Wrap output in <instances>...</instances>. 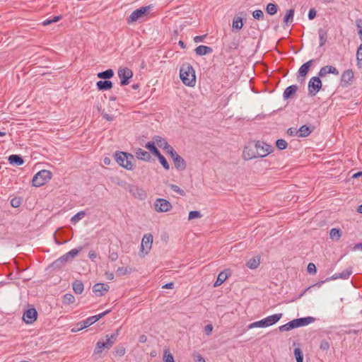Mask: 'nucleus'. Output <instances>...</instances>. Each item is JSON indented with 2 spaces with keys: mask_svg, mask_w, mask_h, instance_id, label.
<instances>
[{
  "mask_svg": "<svg viewBox=\"0 0 362 362\" xmlns=\"http://www.w3.org/2000/svg\"><path fill=\"white\" fill-rule=\"evenodd\" d=\"M272 151V147L264 142L252 141L248 142L243 150V158L251 160L256 158H264Z\"/></svg>",
  "mask_w": 362,
  "mask_h": 362,
  "instance_id": "nucleus-1",
  "label": "nucleus"
},
{
  "mask_svg": "<svg viewBox=\"0 0 362 362\" xmlns=\"http://www.w3.org/2000/svg\"><path fill=\"white\" fill-rule=\"evenodd\" d=\"M180 78L187 86L194 87L196 83L195 71L189 63L183 64L180 69Z\"/></svg>",
  "mask_w": 362,
  "mask_h": 362,
  "instance_id": "nucleus-2",
  "label": "nucleus"
},
{
  "mask_svg": "<svg viewBox=\"0 0 362 362\" xmlns=\"http://www.w3.org/2000/svg\"><path fill=\"white\" fill-rule=\"evenodd\" d=\"M115 159L121 167L128 170H133V162L135 159L132 154L123 151H117L115 153Z\"/></svg>",
  "mask_w": 362,
  "mask_h": 362,
  "instance_id": "nucleus-3",
  "label": "nucleus"
},
{
  "mask_svg": "<svg viewBox=\"0 0 362 362\" xmlns=\"http://www.w3.org/2000/svg\"><path fill=\"white\" fill-rule=\"evenodd\" d=\"M282 313H276L272 315H269L261 320L254 322L248 325V329H252L255 327H267L272 326L278 322L282 317Z\"/></svg>",
  "mask_w": 362,
  "mask_h": 362,
  "instance_id": "nucleus-4",
  "label": "nucleus"
},
{
  "mask_svg": "<svg viewBox=\"0 0 362 362\" xmlns=\"http://www.w3.org/2000/svg\"><path fill=\"white\" fill-rule=\"evenodd\" d=\"M52 178V173L47 170H42L33 177L32 186L39 187L46 184Z\"/></svg>",
  "mask_w": 362,
  "mask_h": 362,
  "instance_id": "nucleus-5",
  "label": "nucleus"
},
{
  "mask_svg": "<svg viewBox=\"0 0 362 362\" xmlns=\"http://www.w3.org/2000/svg\"><path fill=\"white\" fill-rule=\"evenodd\" d=\"M152 8L151 5L146 6L140 7L134 10L130 16L127 18V23L129 24L131 23L137 21L140 18L146 16Z\"/></svg>",
  "mask_w": 362,
  "mask_h": 362,
  "instance_id": "nucleus-6",
  "label": "nucleus"
},
{
  "mask_svg": "<svg viewBox=\"0 0 362 362\" xmlns=\"http://www.w3.org/2000/svg\"><path fill=\"white\" fill-rule=\"evenodd\" d=\"M322 86V83L319 76L310 78L308 85V95L311 97L315 96Z\"/></svg>",
  "mask_w": 362,
  "mask_h": 362,
  "instance_id": "nucleus-7",
  "label": "nucleus"
},
{
  "mask_svg": "<svg viewBox=\"0 0 362 362\" xmlns=\"http://www.w3.org/2000/svg\"><path fill=\"white\" fill-rule=\"evenodd\" d=\"M111 312V310H107L98 315L90 316L86 320L81 321V322L77 324V326L81 325L80 327L77 329V330H81L83 329H85L86 327H88L89 326L92 325L97 321H98L100 319L105 316L106 315L109 314Z\"/></svg>",
  "mask_w": 362,
  "mask_h": 362,
  "instance_id": "nucleus-8",
  "label": "nucleus"
},
{
  "mask_svg": "<svg viewBox=\"0 0 362 362\" xmlns=\"http://www.w3.org/2000/svg\"><path fill=\"white\" fill-rule=\"evenodd\" d=\"M153 243V235L151 233L145 234L142 238L140 252L144 256L150 252Z\"/></svg>",
  "mask_w": 362,
  "mask_h": 362,
  "instance_id": "nucleus-9",
  "label": "nucleus"
},
{
  "mask_svg": "<svg viewBox=\"0 0 362 362\" xmlns=\"http://www.w3.org/2000/svg\"><path fill=\"white\" fill-rule=\"evenodd\" d=\"M154 207L158 212H167L171 210L173 206L168 200L158 198L154 202Z\"/></svg>",
  "mask_w": 362,
  "mask_h": 362,
  "instance_id": "nucleus-10",
  "label": "nucleus"
},
{
  "mask_svg": "<svg viewBox=\"0 0 362 362\" xmlns=\"http://www.w3.org/2000/svg\"><path fill=\"white\" fill-rule=\"evenodd\" d=\"M118 76L121 86H127L129 83V79L133 76V72L129 68H120L118 70Z\"/></svg>",
  "mask_w": 362,
  "mask_h": 362,
  "instance_id": "nucleus-11",
  "label": "nucleus"
},
{
  "mask_svg": "<svg viewBox=\"0 0 362 362\" xmlns=\"http://www.w3.org/2000/svg\"><path fill=\"white\" fill-rule=\"evenodd\" d=\"M37 318V312L33 305H29V308L24 312L23 315V320L26 324H32L36 321Z\"/></svg>",
  "mask_w": 362,
  "mask_h": 362,
  "instance_id": "nucleus-12",
  "label": "nucleus"
},
{
  "mask_svg": "<svg viewBox=\"0 0 362 362\" xmlns=\"http://www.w3.org/2000/svg\"><path fill=\"white\" fill-rule=\"evenodd\" d=\"M315 321V318L310 316L293 320L296 328L306 326L310 323L314 322Z\"/></svg>",
  "mask_w": 362,
  "mask_h": 362,
  "instance_id": "nucleus-13",
  "label": "nucleus"
},
{
  "mask_svg": "<svg viewBox=\"0 0 362 362\" xmlns=\"http://www.w3.org/2000/svg\"><path fill=\"white\" fill-rule=\"evenodd\" d=\"M109 288V286L106 284L97 283L93 286V292L97 296H103L108 291Z\"/></svg>",
  "mask_w": 362,
  "mask_h": 362,
  "instance_id": "nucleus-14",
  "label": "nucleus"
},
{
  "mask_svg": "<svg viewBox=\"0 0 362 362\" xmlns=\"http://www.w3.org/2000/svg\"><path fill=\"white\" fill-rule=\"evenodd\" d=\"M351 274L352 267H349L340 273L334 274L332 276L327 278L326 281L336 280L337 279H348Z\"/></svg>",
  "mask_w": 362,
  "mask_h": 362,
  "instance_id": "nucleus-15",
  "label": "nucleus"
},
{
  "mask_svg": "<svg viewBox=\"0 0 362 362\" xmlns=\"http://www.w3.org/2000/svg\"><path fill=\"white\" fill-rule=\"evenodd\" d=\"M328 74H332L334 75H339V72L338 69H337L334 66L331 65H327L322 67L318 72V76L320 77H325Z\"/></svg>",
  "mask_w": 362,
  "mask_h": 362,
  "instance_id": "nucleus-16",
  "label": "nucleus"
},
{
  "mask_svg": "<svg viewBox=\"0 0 362 362\" xmlns=\"http://www.w3.org/2000/svg\"><path fill=\"white\" fill-rule=\"evenodd\" d=\"M173 163L175 165V168L177 170L182 171L186 168L187 163L185 160V159L182 156H180L179 154L176 155V156H175L173 158Z\"/></svg>",
  "mask_w": 362,
  "mask_h": 362,
  "instance_id": "nucleus-17",
  "label": "nucleus"
},
{
  "mask_svg": "<svg viewBox=\"0 0 362 362\" xmlns=\"http://www.w3.org/2000/svg\"><path fill=\"white\" fill-rule=\"evenodd\" d=\"M230 274V269H225L220 272L217 276L216 281L214 284V286L218 287L221 286L228 279Z\"/></svg>",
  "mask_w": 362,
  "mask_h": 362,
  "instance_id": "nucleus-18",
  "label": "nucleus"
},
{
  "mask_svg": "<svg viewBox=\"0 0 362 362\" xmlns=\"http://www.w3.org/2000/svg\"><path fill=\"white\" fill-rule=\"evenodd\" d=\"M135 156L138 159L144 161L148 162L151 159V156L150 153L143 150L141 148H138L137 149H136Z\"/></svg>",
  "mask_w": 362,
  "mask_h": 362,
  "instance_id": "nucleus-19",
  "label": "nucleus"
},
{
  "mask_svg": "<svg viewBox=\"0 0 362 362\" xmlns=\"http://www.w3.org/2000/svg\"><path fill=\"white\" fill-rule=\"evenodd\" d=\"M8 163L12 165H22L24 163V160L21 155L12 154L8 158Z\"/></svg>",
  "mask_w": 362,
  "mask_h": 362,
  "instance_id": "nucleus-20",
  "label": "nucleus"
},
{
  "mask_svg": "<svg viewBox=\"0 0 362 362\" xmlns=\"http://www.w3.org/2000/svg\"><path fill=\"white\" fill-rule=\"evenodd\" d=\"M298 86L297 85H291L287 87L283 93V97L284 100H288L291 98L297 92Z\"/></svg>",
  "mask_w": 362,
  "mask_h": 362,
  "instance_id": "nucleus-21",
  "label": "nucleus"
},
{
  "mask_svg": "<svg viewBox=\"0 0 362 362\" xmlns=\"http://www.w3.org/2000/svg\"><path fill=\"white\" fill-rule=\"evenodd\" d=\"M315 129L313 126L303 125L298 129L299 137H307Z\"/></svg>",
  "mask_w": 362,
  "mask_h": 362,
  "instance_id": "nucleus-22",
  "label": "nucleus"
},
{
  "mask_svg": "<svg viewBox=\"0 0 362 362\" xmlns=\"http://www.w3.org/2000/svg\"><path fill=\"white\" fill-rule=\"evenodd\" d=\"M194 52L198 56H204L212 53L213 49L209 46L199 45L194 49Z\"/></svg>",
  "mask_w": 362,
  "mask_h": 362,
  "instance_id": "nucleus-23",
  "label": "nucleus"
},
{
  "mask_svg": "<svg viewBox=\"0 0 362 362\" xmlns=\"http://www.w3.org/2000/svg\"><path fill=\"white\" fill-rule=\"evenodd\" d=\"M313 62L314 59H310L307 62L304 63L303 65H301V66L298 69L299 75L302 77H305L308 74Z\"/></svg>",
  "mask_w": 362,
  "mask_h": 362,
  "instance_id": "nucleus-24",
  "label": "nucleus"
},
{
  "mask_svg": "<svg viewBox=\"0 0 362 362\" xmlns=\"http://www.w3.org/2000/svg\"><path fill=\"white\" fill-rule=\"evenodd\" d=\"M96 86L99 90H107L112 88L113 83L109 80L98 81L96 83Z\"/></svg>",
  "mask_w": 362,
  "mask_h": 362,
  "instance_id": "nucleus-25",
  "label": "nucleus"
},
{
  "mask_svg": "<svg viewBox=\"0 0 362 362\" xmlns=\"http://www.w3.org/2000/svg\"><path fill=\"white\" fill-rule=\"evenodd\" d=\"M353 78L354 72L351 69H347L344 71L341 76V81L344 83L342 86L348 84Z\"/></svg>",
  "mask_w": 362,
  "mask_h": 362,
  "instance_id": "nucleus-26",
  "label": "nucleus"
},
{
  "mask_svg": "<svg viewBox=\"0 0 362 362\" xmlns=\"http://www.w3.org/2000/svg\"><path fill=\"white\" fill-rule=\"evenodd\" d=\"M66 264V262L61 256L59 258L57 259L55 261L51 263L48 268L52 270H59L62 269Z\"/></svg>",
  "mask_w": 362,
  "mask_h": 362,
  "instance_id": "nucleus-27",
  "label": "nucleus"
},
{
  "mask_svg": "<svg viewBox=\"0 0 362 362\" xmlns=\"http://www.w3.org/2000/svg\"><path fill=\"white\" fill-rule=\"evenodd\" d=\"M259 264H260V257L259 256H255V257L250 259L246 263V266L251 269H257L259 266Z\"/></svg>",
  "mask_w": 362,
  "mask_h": 362,
  "instance_id": "nucleus-28",
  "label": "nucleus"
},
{
  "mask_svg": "<svg viewBox=\"0 0 362 362\" xmlns=\"http://www.w3.org/2000/svg\"><path fill=\"white\" fill-rule=\"evenodd\" d=\"M294 13L295 10L293 8H290L286 11V13L285 14L283 19L284 25H288L293 21Z\"/></svg>",
  "mask_w": 362,
  "mask_h": 362,
  "instance_id": "nucleus-29",
  "label": "nucleus"
},
{
  "mask_svg": "<svg viewBox=\"0 0 362 362\" xmlns=\"http://www.w3.org/2000/svg\"><path fill=\"white\" fill-rule=\"evenodd\" d=\"M119 331H120V328L116 329L115 332L114 333H112V334H110V336L106 335V344L108 346H111V347H112V345L116 342L117 339L119 334Z\"/></svg>",
  "mask_w": 362,
  "mask_h": 362,
  "instance_id": "nucleus-30",
  "label": "nucleus"
},
{
  "mask_svg": "<svg viewBox=\"0 0 362 362\" xmlns=\"http://www.w3.org/2000/svg\"><path fill=\"white\" fill-rule=\"evenodd\" d=\"M110 348H111V346H108L106 344V340L105 341L100 340L96 343L95 348L94 349V354H100V353H102L103 350H104L105 349H109Z\"/></svg>",
  "mask_w": 362,
  "mask_h": 362,
  "instance_id": "nucleus-31",
  "label": "nucleus"
},
{
  "mask_svg": "<svg viewBox=\"0 0 362 362\" xmlns=\"http://www.w3.org/2000/svg\"><path fill=\"white\" fill-rule=\"evenodd\" d=\"M72 288L75 293L81 294L82 293L84 286L81 280H75L72 283Z\"/></svg>",
  "mask_w": 362,
  "mask_h": 362,
  "instance_id": "nucleus-32",
  "label": "nucleus"
},
{
  "mask_svg": "<svg viewBox=\"0 0 362 362\" xmlns=\"http://www.w3.org/2000/svg\"><path fill=\"white\" fill-rule=\"evenodd\" d=\"M114 76V71L112 69H108L104 71H101L98 73L97 76L99 78L108 80L112 78Z\"/></svg>",
  "mask_w": 362,
  "mask_h": 362,
  "instance_id": "nucleus-33",
  "label": "nucleus"
},
{
  "mask_svg": "<svg viewBox=\"0 0 362 362\" xmlns=\"http://www.w3.org/2000/svg\"><path fill=\"white\" fill-rule=\"evenodd\" d=\"M145 147L150 151V154L152 153L156 157L160 153L158 148L156 146V144L153 141L147 142Z\"/></svg>",
  "mask_w": 362,
  "mask_h": 362,
  "instance_id": "nucleus-34",
  "label": "nucleus"
},
{
  "mask_svg": "<svg viewBox=\"0 0 362 362\" xmlns=\"http://www.w3.org/2000/svg\"><path fill=\"white\" fill-rule=\"evenodd\" d=\"M278 10H279V6L275 3H269L266 6V8H265L267 13L270 16L275 15L277 13Z\"/></svg>",
  "mask_w": 362,
  "mask_h": 362,
  "instance_id": "nucleus-35",
  "label": "nucleus"
},
{
  "mask_svg": "<svg viewBox=\"0 0 362 362\" xmlns=\"http://www.w3.org/2000/svg\"><path fill=\"white\" fill-rule=\"evenodd\" d=\"M320 47H322L325 45L327 40V31L323 28L318 30Z\"/></svg>",
  "mask_w": 362,
  "mask_h": 362,
  "instance_id": "nucleus-36",
  "label": "nucleus"
},
{
  "mask_svg": "<svg viewBox=\"0 0 362 362\" xmlns=\"http://www.w3.org/2000/svg\"><path fill=\"white\" fill-rule=\"evenodd\" d=\"M130 192L133 194L134 197H139L141 199H144L146 197L145 192L142 189L138 187L137 186H134L131 189Z\"/></svg>",
  "mask_w": 362,
  "mask_h": 362,
  "instance_id": "nucleus-37",
  "label": "nucleus"
},
{
  "mask_svg": "<svg viewBox=\"0 0 362 362\" xmlns=\"http://www.w3.org/2000/svg\"><path fill=\"white\" fill-rule=\"evenodd\" d=\"M243 27V18L241 17L235 16L233 19V29L240 30Z\"/></svg>",
  "mask_w": 362,
  "mask_h": 362,
  "instance_id": "nucleus-38",
  "label": "nucleus"
},
{
  "mask_svg": "<svg viewBox=\"0 0 362 362\" xmlns=\"http://www.w3.org/2000/svg\"><path fill=\"white\" fill-rule=\"evenodd\" d=\"M240 45L239 39L234 37L233 40L227 45V49L230 52L236 50Z\"/></svg>",
  "mask_w": 362,
  "mask_h": 362,
  "instance_id": "nucleus-39",
  "label": "nucleus"
},
{
  "mask_svg": "<svg viewBox=\"0 0 362 362\" xmlns=\"http://www.w3.org/2000/svg\"><path fill=\"white\" fill-rule=\"evenodd\" d=\"M341 230L339 228H332L329 231V237L332 240H338L341 237Z\"/></svg>",
  "mask_w": 362,
  "mask_h": 362,
  "instance_id": "nucleus-40",
  "label": "nucleus"
},
{
  "mask_svg": "<svg viewBox=\"0 0 362 362\" xmlns=\"http://www.w3.org/2000/svg\"><path fill=\"white\" fill-rule=\"evenodd\" d=\"M153 142H155V144L156 145H158V146L161 148H166L167 143H168L167 141L164 138H163L160 136H155L153 137Z\"/></svg>",
  "mask_w": 362,
  "mask_h": 362,
  "instance_id": "nucleus-41",
  "label": "nucleus"
},
{
  "mask_svg": "<svg viewBox=\"0 0 362 362\" xmlns=\"http://www.w3.org/2000/svg\"><path fill=\"white\" fill-rule=\"evenodd\" d=\"M75 302V297L71 293H66L62 297V303L65 305H70Z\"/></svg>",
  "mask_w": 362,
  "mask_h": 362,
  "instance_id": "nucleus-42",
  "label": "nucleus"
},
{
  "mask_svg": "<svg viewBox=\"0 0 362 362\" xmlns=\"http://www.w3.org/2000/svg\"><path fill=\"white\" fill-rule=\"evenodd\" d=\"M293 329H296L294 322L293 320L287 322L285 325H283L279 327V329L280 332H288L290 330H292Z\"/></svg>",
  "mask_w": 362,
  "mask_h": 362,
  "instance_id": "nucleus-43",
  "label": "nucleus"
},
{
  "mask_svg": "<svg viewBox=\"0 0 362 362\" xmlns=\"http://www.w3.org/2000/svg\"><path fill=\"white\" fill-rule=\"evenodd\" d=\"M156 157L163 168L168 170L170 169V165L166 158L161 153H159Z\"/></svg>",
  "mask_w": 362,
  "mask_h": 362,
  "instance_id": "nucleus-44",
  "label": "nucleus"
},
{
  "mask_svg": "<svg viewBox=\"0 0 362 362\" xmlns=\"http://www.w3.org/2000/svg\"><path fill=\"white\" fill-rule=\"evenodd\" d=\"M132 269L129 267H119L117 271L116 274L117 276H121L126 274H129L132 272Z\"/></svg>",
  "mask_w": 362,
  "mask_h": 362,
  "instance_id": "nucleus-45",
  "label": "nucleus"
},
{
  "mask_svg": "<svg viewBox=\"0 0 362 362\" xmlns=\"http://www.w3.org/2000/svg\"><path fill=\"white\" fill-rule=\"evenodd\" d=\"M252 16L255 20L263 21L264 19V14L260 9L254 11L252 13Z\"/></svg>",
  "mask_w": 362,
  "mask_h": 362,
  "instance_id": "nucleus-46",
  "label": "nucleus"
},
{
  "mask_svg": "<svg viewBox=\"0 0 362 362\" xmlns=\"http://www.w3.org/2000/svg\"><path fill=\"white\" fill-rule=\"evenodd\" d=\"M294 356L296 362H303V354L300 348L294 349Z\"/></svg>",
  "mask_w": 362,
  "mask_h": 362,
  "instance_id": "nucleus-47",
  "label": "nucleus"
},
{
  "mask_svg": "<svg viewBox=\"0 0 362 362\" xmlns=\"http://www.w3.org/2000/svg\"><path fill=\"white\" fill-rule=\"evenodd\" d=\"M86 215V212L84 211H81L78 212L76 214H75L71 219V221L73 223H76L78 221H79L81 219H82Z\"/></svg>",
  "mask_w": 362,
  "mask_h": 362,
  "instance_id": "nucleus-48",
  "label": "nucleus"
},
{
  "mask_svg": "<svg viewBox=\"0 0 362 362\" xmlns=\"http://www.w3.org/2000/svg\"><path fill=\"white\" fill-rule=\"evenodd\" d=\"M276 146L279 150H284L287 148L288 144L284 139H279L276 140Z\"/></svg>",
  "mask_w": 362,
  "mask_h": 362,
  "instance_id": "nucleus-49",
  "label": "nucleus"
},
{
  "mask_svg": "<svg viewBox=\"0 0 362 362\" xmlns=\"http://www.w3.org/2000/svg\"><path fill=\"white\" fill-rule=\"evenodd\" d=\"M357 63L359 66H362V43L359 45L356 52Z\"/></svg>",
  "mask_w": 362,
  "mask_h": 362,
  "instance_id": "nucleus-50",
  "label": "nucleus"
},
{
  "mask_svg": "<svg viewBox=\"0 0 362 362\" xmlns=\"http://www.w3.org/2000/svg\"><path fill=\"white\" fill-rule=\"evenodd\" d=\"M163 149H164V150L166 151V153H168L170 156V157L172 158V159H173L175 156H176V155H177V154H178V153H177L174 150V148H173L171 146H170V145L168 144V143H167V146H166V148H163Z\"/></svg>",
  "mask_w": 362,
  "mask_h": 362,
  "instance_id": "nucleus-51",
  "label": "nucleus"
},
{
  "mask_svg": "<svg viewBox=\"0 0 362 362\" xmlns=\"http://www.w3.org/2000/svg\"><path fill=\"white\" fill-rule=\"evenodd\" d=\"M163 149H164V150L166 151V153H168L170 156V157L172 158V159H173L175 156H176V155H177V154H178V153H177L174 150V148H173L171 146H170V145L168 144V143H167V146H166V148H163Z\"/></svg>",
  "mask_w": 362,
  "mask_h": 362,
  "instance_id": "nucleus-52",
  "label": "nucleus"
},
{
  "mask_svg": "<svg viewBox=\"0 0 362 362\" xmlns=\"http://www.w3.org/2000/svg\"><path fill=\"white\" fill-rule=\"evenodd\" d=\"M83 247L80 246L77 248H74L70 250L69 252H67V254L69 255V257H70L71 259H73L83 250Z\"/></svg>",
  "mask_w": 362,
  "mask_h": 362,
  "instance_id": "nucleus-53",
  "label": "nucleus"
},
{
  "mask_svg": "<svg viewBox=\"0 0 362 362\" xmlns=\"http://www.w3.org/2000/svg\"><path fill=\"white\" fill-rule=\"evenodd\" d=\"M126 353V349L122 345L117 346L115 349V354L118 356H123Z\"/></svg>",
  "mask_w": 362,
  "mask_h": 362,
  "instance_id": "nucleus-54",
  "label": "nucleus"
},
{
  "mask_svg": "<svg viewBox=\"0 0 362 362\" xmlns=\"http://www.w3.org/2000/svg\"><path fill=\"white\" fill-rule=\"evenodd\" d=\"M202 217V214L199 211H191L188 215V219L192 220L194 218H199Z\"/></svg>",
  "mask_w": 362,
  "mask_h": 362,
  "instance_id": "nucleus-55",
  "label": "nucleus"
},
{
  "mask_svg": "<svg viewBox=\"0 0 362 362\" xmlns=\"http://www.w3.org/2000/svg\"><path fill=\"white\" fill-rule=\"evenodd\" d=\"M169 187L173 191L178 193L180 195H181V196L185 195V192L183 189H182L180 187H178L177 185H174V184H170V185H169Z\"/></svg>",
  "mask_w": 362,
  "mask_h": 362,
  "instance_id": "nucleus-56",
  "label": "nucleus"
},
{
  "mask_svg": "<svg viewBox=\"0 0 362 362\" xmlns=\"http://www.w3.org/2000/svg\"><path fill=\"white\" fill-rule=\"evenodd\" d=\"M329 347H330L329 341H328L327 339H323L321 341L320 344V348L321 350H322L324 351H327L329 350Z\"/></svg>",
  "mask_w": 362,
  "mask_h": 362,
  "instance_id": "nucleus-57",
  "label": "nucleus"
},
{
  "mask_svg": "<svg viewBox=\"0 0 362 362\" xmlns=\"http://www.w3.org/2000/svg\"><path fill=\"white\" fill-rule=\"evenodd\" d=\"M22 204V199L21 197H14L11 200V205L14 208L19 207Z\"/></svg>",
  "mask_w": 362,
  "mask_h": 362,
  "instance_id": "nucleus-58",
  "label": "nucleus"
},
{
  "mask_svg": "<svg viewBox=\"0 0 362 362\" xmlns=\"http://www.w3.org/2000/svg\"><path fill=\"white\" fill-rule=\"evenodd\" d=\"M164 362H175L173 356L168 352V350H165V351Z\"/></svg>",
  "mask_w": 362,
  "mask_h": 362,
  "instance_id": "nucleus-59",
  "label": "nucleus"
},
{
  "mask_svg": "<svg viewBox=\"0 0 362 362\" xmlns=\"http://www.w3.org/2000/svg\"><path fill=\"white\" fill-rule=\"evenodd\" d=\"M356 25L357 27L358 34L360 38L362 39V19L359 18L356 21Z\"/></svg>",
  "mask_w": 362,
  "mask_h": 362,
  "instance_id": "nucleus-60",
  "label": "nucleus"
},
{
  "mask_svg": "<svg viewBox=\"0 0 362 362\" xmlns=\"http://www.w3.org/2000/svg\"><path fill=\"white\" fill-rule=\"evenodd\" d=\"M307 271L309 274H315L317 272V268L314 263H309L307 267Z\"/></svg>",
  "mask_w": 362,
  "mask_h": 362,
  "instance_id": "nucleus-61",
  "label": "nucleus"
},
{
  "mask_svg": "<svg viewBox=\"0 0 362 362\" xmlns=\"http://www.w3.org/2000/svg\"><path fill=\"white\" fill-rule=\"evenodd\" d=\"M108 258L112 262L116 261L118 259V254H117V252H115V251H111L110 250Z\"/></svg>",
  "mask_w": 362,
  "mask_h": 362,
  "instance_id": "nucleus-62",
  "label": "nucleus"
},
{
  "mask_svg": "<svg viewBox=\"0 0 362 362\" xmlns=\"http://www.w3.org/2000/svg\"><path fill=\"white\" fill-rule=\"evenodd\" d=\"M287 134L289 135V136H296L298 135V131L296 128L295 127H290L287 130Z\"/></svg>",
  "mask_w": 362,
  "mask_h": 362,
  "instance_id": "nucleus-63",
  "label": "nucleus"
},
{
  "mask_svg": "<svg viewBox=\"0 0 362 362\" xmlns=\"http://www.w3.org/2000/svg\"><path fill=\"white\" fill-rule=\"evenodd\" d=\"M316 10L314 8H310L308 16L309 20H313L316 17Z\"/></svg>",
  "mask_w": 362,
  "mask_h": 362,
  "instance_id": "nucleus-64",
  "label": "nucleus"
}]
</instances>
